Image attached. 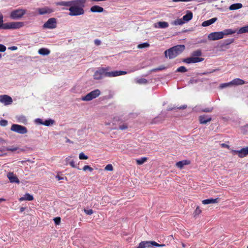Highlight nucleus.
Segmentation results:
<instances>
[{"label": "nucleus", "instance_id": "4c0bfd02", "mask_svg": "<svg viewBox=\"0 0 248 248\" xmlns=\"http://www.w3.org/2000/svg\"><path fill=\"white\" fill-rule=\"evenodd\" d=\"M149 46V44L147 42H145V43L139 44L138 46V47L139 48H143L148 47Z\"/></svg>", "mask_w": 248, "mask_h": 248}, {"label": "nucleus", "instance_id": "37998d69", "mask_svg": "<svg viewBox=\"0 0 248 248\" xmlns=\"http://www.w3.org/2000/svg\"><path fill=\"white\" fill-rule=\"evenodd\" d=\"M230 85H232L231 83H230V82H228V83H222V84H220V85H219V88L220 89H223V88H225L226 87H227Z\"/></svg>", "mask_w": 248, "mask_h": 248}, {"label": "nucleus", "instance_id": "4d7b16f0", "mask_svg": "<svg viewBox=\"0 0 248 248\" xmlns=\"http://www.w3.org/2000/svg\"><path fill=\"white\" fill-rule=\"evenodd\" d=\"M8 49H10L11 50H16L17 49V47L16 46H12L8 47Z\"/></svg>", "mask_w": 248, "mask_h": 248}, {"label": "nucleus", "instance_id": "c756f323", "mask_svg": "<svg viewBox=\"0 0 248 248\" xmlns=\"http://www.w3.org/2000/svg\"><path fill=\"white\" fill-rule=\"evenodd\" d=\"M55 124V121L51 119H48L47 120H46L45 121H44V125L49 126L50 125H53Z\"/></svg>", "mask_w": 248, "mask_h": 248}, {"label": "nucleus", "instance_id": "49530a36", "mask_svg": "<svg viewBox=\"0 0 248 248\" xmlns=\"http://www.w3.org/2000/svg\"><path fill=\"white\" fill-rule=\"evenodd\" d=\"M128 128V126L126 124H123L119 126V129L121 130H125Z\"/></svg>", "mask_w": 248, "mask_h": 248}, {"label": "nucleus", "instance_id": "423d86ee", "mask_svg": "<svg viewBox=\"0 0 248 248\" xmlns=\"http://www.w3.org/2000/svg\"><path fill=\"white\" fill-rule=\"evenodd\" d=\"M11 130L20 134H25L28 132L27 128L25 126L17 124H12Z\"/></svg>", "mask_w": 248, "mask_h": 248}, {"label": "nucleus", "instance_id": "ea45409f", "mask_svg": "<svg viewBox=\"0 0 248 248\" xmlns=\"http://www.w3.org/2000/svg\"><path fill=\"white\" fill-rule=\"evenodd\" d=\"M79 158L81 160L87 159L88 156L85 155L83 152H81L79 155Z\"/></svg>", "mask_w": 248, "mask_h": 248}, {"label": "nucleus", "instance_id": "79ce46f5", "mask_svg": "<svg viewBox=\"0 0 248 248\" xmlns=\"http://www.w3.org/2000/svg\"><path fill=\"white\" fill-rule=\"evenodd\" d=\"M214 108L213 107L211 108H202L201 109L202 112H211L213 111Z\"/></svg>", "mask_w": 248, "mask_h": 248}, {"label": "nucleus", "instance_id": "8fccbe9b", "mask_svg": "<svg viewBox=\"0 0 248 248\" xmlns=\"http://www.w3.org/2000/svg\"><path fill=\"white\" fill-rule=\"evenodd\" d=\"M53 220L56 225H59L60 224L61 218L60 217H55Z\"/></svg>", "mask_w": 248, "mask_h": 248}, {"label": "nucleus", "instance_id": "72a5a7b5", "mask_svg": "<svg viewBox=\"0 0 248 248\" xmlns=\"http://www.w3.org/2000/svg\"><path fill=\"white\" fill-rule=\"evenodd\" d=\"M184 23H185V22L183 20L182 18H179V19H177L175 20H174L172 24L176 26V25H182Z\"/></svg>", "mask_w": 248, "mask_h": 248}, {"label": "nucleus", "instance_id": "052dcab7", "mask_svg": "<svg viewBox=\"0 0 248 248\" xmlns=\"http://www.w3.org/2000/svg\"><path fill=\"white\" fill-rule=\"evenodd\" d=\"M71 157L70 156H68V157H67L66 159H65V161L66 162V165H68L69 164V162L71 160H70V158Z\"/></svg>", "mask_w": 248, "mask_h": 248}, {"label": "nucleus", "instance_id": "b1692460", "mask_svg": "<svg viewBox=\"0 0 248 248\" xmlns=\"http://www.w3.org/2000/svg\"><path fill=\"white\" fill-rule=\"evenodd\" d=\"M221 33H222V38L224 37V36L229 35L232 34L236 32V30H233L231 29H228L223 30L221 31Z\"/></svg>", "mask_w": 248, "mask_h": 248}, {"label": "nucleus", "instance_id": "9d476101", "mask_svg": "<svg viewBox=\"0 0 248 248\" xmlns=\"http://www.w3.org/2000/svg\"><path fill=\"white\" fill-rule=\"evenodd\" d=\"M203 58L200 57H188L186 59H184L183 60V62L185 63L189 64V63H197L199 62H202L203 61Z\"/></svg>", "mask_w": 248, "mask_h": 248}, {"label": "nucleus", "instance_id": "0eeeda50", "mask_svg": "<svg viewBox=\"0 0 248 248\" xmlns=\"http://www.w3.org/2000/svg\"><path fill=\"white\" fill-rule=\"evenodd\" d=\"M24 26L23 22H12L6 23L5 30L19 29Z\"/></svg>", "mask_w": 248, "mask_h": 248}, {"label": "nucleus", "instance_id": "a211bd4d", "mask_svg": "<svg viewBox=\"0 0 248 248\" xmlns=\"http://www.w3.org/2000/svg\"><path fill=\"white\" fill-rule=\"evenodd\" d=\"M193 17V14L190 11H187L186 14L183 16V20L185 22L190 21Z\"/></svg>", "mask_w": 248, "mask_h": 248}, {"label": "nucleus", "instance_id": "6e6d98bb", "mask_svg": "<svg viewBox=\"0 0 248 248\" xmlns=\"http://www.w3.org/2000/svg\"><path fill=\"white\" fill-rule=\"evenodd\" d=\"M201 212V210L200 209L199 207H197L195 211L196 215H199Z\"/></svg>", "mask_w": 248, "mask_h": 248}, {"label": "nucleus", "instance_id": "e433bc0d", "mask_svg": "<svg viewBox=\"0 0 248 248\" xmlns=\"http://www.w3.org/2000/svg\"><path fill=\"white\" fill-rule=\"evenodd\" d=\"M202 55V52L200 50H197L192 53V56L194 57H199Z\"/></svg>", "mask_w": 248, "mask_h": 248}, {"label": "nucleus", "instance_id": "f3484780", "mask_svg": "<svg viewBox=\"0 0 248 248\" xmlns=\"http://www.w3.org/2000/svg\"><path fill=\"white\" fill-rule=\"evenodd\" d=\"M16 119L17 122L22 123L23 124H27V119L26 117L23 115H19L16 116Z\"/></svg>", "mask_w": 248, "mask_h": 248}, {"label": "nucleus", "instance_id": "864d4df0", "mask_svg": "<svg viewBox=\"0 0 248 248\" xmlns=\"http://www.w3.org/2000/svg\"><path fill=\"white\" fill-rule=\"evenodd\" d=\"M69 164L72 167V168H77V165L75 164V162L74 160H71L69 162Z\"/></svg>", "mask_w": 248, "mask_h": 248}, {"label": "nucleus", "instance_id": "2f4dec72", "mask_svg": "<svg viewBox=\"0 0 248 248\" xmlns=\"http://www.w3.org/2000/svg\"><path fill=\"white\" fill-rule=\"evenodd\" d=\"M6 23H3V16L0 13V29L5 30Z\"/></svg>", "mask_w": 248, "mask_h": 248}, {"label": "nucleus", "instance_id": "680f3d73", "mask_svg": "<svg viewBox=\"0 0 248 248\" xmlns=\"http://www.w3.org/2000/svg\"><path fill=\"white\" fill-rule=\"evenodd\" d=\"M217 70H218V69H214V70H212V71H210V72H204V73H203V75H206V74H207L208 73H211L214 72L216 71H217Z\"/></svg>", "mask_w": 248, "mask_h": 248}, {"label": "nucleus", "instance_id": "f03ea898", "mask_svg": "<svg viewBox=\"0 0 248 248\" xmlns=\"http://www.w3.org/2000/svg\"><path fill=\"white\" fill-rule=\"evenodd\" d=\"M76 2L73 3L69 8V15L70 16H78L83 15L85 13L83 8L85 6L86 0H75Z\"/></svg>", "mask_w": 248, "mask_h": 248}, {"label": "nucleus", "instance_id": "603ef678", "mask_svg": "<svg viewBox=\"0 0 248 248\" xmlns=\"http://www.w3.org/2000/svg\"><path fill=\"white\" fill-rule=\"evenodd\" d=\"M84 212L88 215H91L93 213L92 209H84Z\"/></svg>", "mask_w": 248, "mask_h": 248}, {"label": "nucleus", "instance_id": "2eb2a0df", "mask_svg": "<svg viewBox=\"0 0 248 248\" xmlns=\"http://www.w3.org/2000/svg\"><path fill=\"white\" fill-rule=\"evenodd\" d=\"M37 11L38 12L39 14L40 15H43L46 14H50L53 11L52 9L47 7L38 8L37 9Z\"/></svg>", "mask_w": 248, "mask_h": 248}, {"label": "nucleus", "instance_id": "6ab92c4d", "mask_svg": "<svg viewBox=\"0 0 248 248\" xmlns=\"http://www.w3.org/2000/svg\"><path fill=\"white\" fill-rule=\"evenodd\" d=\"M75 0H70V1H61L57 3V5H60V6H66V7H71L72 5H73V3H75Z\"/></svg>", "mask_w": 248, "mask_h": 248}, {"label": "nucleus", "instance_id": "1a4fd4ad", "mask_svg": "<svg viewBox=\"0 0 248 248\" xmlns=\"http://www.w3.org/2000/svg\"><path fill=\"white\" fill-rule=\"evenodd\" d=\"M57 26V20L55 18H50L43 25V28L53 29Z\"/></svg>", "mask_w": 248, "mask_h": 248}, {"label": "nucleus", "instance_id": "c85d7f7f", "mask_svg": "<svg viewBox=\"0 0 248 248\" xmlns=\"http://www.w3.org/2000/svg\"><path fill=\"white\" fill-rule=\"evenodd\" d=\"M150 248L149 241H142L139 244L137 248Z\"/></svg>", "mask_w": 248, "mask_h": 248}, {"label": "nucleus", "instance_id": "c9c22d12", "mask_svg": "<svg viewBox=\"0 0 248 248\" xmlns=\"http://www.w3.org/2000/svg\"><path fill=\"white\" fill-rule=\"evenodd\" d=\"M147 158L146 157H141L136 160V162L138 165H141L143 164L146 160Z\"/></svg>", "mask_w": 248, "mask_h": 248}, {"label": "nucleus", "instance_id": "39448f33", "mask_svg": "<svg viewBox=\"0 0 248 248\" xmlns=\"http://www.w3.org/2000/svg\"><path fill=\"white\" fill-rule=\"evenodd\" d=\"M101 93L99 89H95L81 98V100L84 101H89L98 97Z\"/></svg>", "mask_w": 248, "mask_h": 248}, {"label": "nucleus", "instance_id": "09e8293b", "mask_svg": "<svg viewBox=\"0 0 248 248\" xmlns=\"http://www.w3.org/2000/svg\"><path fill=\"white\" fill-rule=\"evenodd\" d=\"M7 124L8 122L6 120L2 119L0 121V125L2 126H5L7 125Z\"/></svg>", "mask_w": 248, "mask_h": 248}, {"label": "nucleus", "instance_id": "5701e85b", "mask_svg": "<svg viewBox=\"0 0 248 248\" xmlns=\"http://www.w3.org/2000/svg\"><path fill=\"white\" fill-rule=\"evenodd\" d=\"M218 202V198L213 199L210 198L208 199L203 200L202 201V203L203 204H209L212 203H216Z\"/></svg>", "mask_w": 248, "mask_h": 248}, {"label": "nucleus", "instance_id": "69168bd1", "mask_svg": "<svg viewBox=\"0 0 248 248\" xmlns=\"http://www.w3.org/2000/svg\"><path fill=\"white\" fill-rule=\"evenodd\" d=\"M139 69V68H138V67H134L133 70H131V72H134V71H137V70H138Z\"/></svg>", "mask_w": 248, "mask_h": 248}, {"label": "nucleus", "instance_id": "de8ad7c7", "mask_svg": "<svg viewBox=\"0 0 248 248\" xmlns=\"http://www.w3.org/2000/svg\"><path fill=\"white\" fill-rule=\"evenodd\" d=\"M83 170L84 171H86L88 170L92 172L93 170V169L88 165H85L83 167Z\"/></svg>", "mask_w": 248, "mask_h": 248}, {"label": "nucleus", "instance_id": "6e6552de", "mask_svg": "<svg viewBox=\"0 0 248 248\" xmlns=\"http://www.w3.org/2000/svg\"><path fill=\"white\" fill-rule=\"evenodd\" d=\"M232 152L233 155L237 154L239 157L243 158L248 155V146L240 150H232Z\"/></svg>", "mask_w": 248, "mask_h": 248}, {"label": "nucleus", "instance_id": "c03bdc74", "mask_svg": "<svg viewBox=\"0 0 248 248\" xmlns=\"http://www.w3.org/2000/svg\"><path fill=\"white\" fill-rule=\"evenodd\" d=\"M34 122L36 124H42V125L44 124V121H43L42 119H41L40 118H37V119H35Z\"/></svg>", "mask_w": 248, "mask_h": 248}, {"label": "nucleus", "instance_id": "58836bf2", "mask_svg": "<svg viewBox=\"0 0 248 248\" xmlns=\"http://www.w3.org/2000/svg\"><path fill=\"white\" fill-rule=\"evenodd\" d=\"M187 69L184 66H180L178 67L177 70L176 72H181V73H184L187 71Z\"/></svg>", "mask_w": 248, "mask_h": 248}, {"label": "nucleus", "instance_id": "13d9d810", "mask_svg": "<svg viewBox=\"0 0 248 248\" xmlns=\"http://www.w3.org/2000/svg\"><path fill=\"white\" fill-rule=\"evenodd\" d=\"M191 0H172L173 2H180V1H184V2H189Z\"/></svg>", "mask_w": 248, "mask_h": 248}, {"label": "nucleus", "instance_id": "a878e982", "mask_svg": "<svg viewBox=\"0 0 248 248\" xmlns=\"http://www.w3.org/2000/svg\"><path fill=\"white\" fill-rule=\"evenodd\" d=\"M243 7V5L240 3H234L231 5L229 9L231 11L236 10L241 8Z\"/></svg>", "mask_w": 248, "mask_h": 248}, {"label": "nucleus", "instance_id": "7ed1b4c3", "mask_svg": "<svg viewBox=\"0 0 248 248\" xmlns=\"http://www.w3.org/2000/svg\"><path fill=\"white\" fill-rule=\"evenodd\" d=\"M186 46L184 45H178L167 49L164 52L166 58L172 59L181 54L185 49Z\"/></svg>", "mask_w": 248, "mask_h": 248}, {"label": "nucleus", "instance_id": "cd10ccee", "mask_svg": "<svg viewBox=\"0 0 248 248\" xmlns=\"http://www.w3.org/2000/svg\"><path fill=\"white\" fill-rule=\"evenodd\" d=\"M38 52L40 55H42L43 56H46L48 55L50 53V51L47 48H41L39 49Z\"/></svg>", "mask_w": 248, "mask_h": 248}, {"label": "nucleus", "instance_id": "774afa93", "mask_svg": "<svg viewBox=\"0 0 248 248\" xmlns=\"http://www.w3.org/2000/svg\"><path fill=\"white\" fill-rule=\"evenodd\" d=\"M16 150V148H8L7 150L11 151H14Z\"/></svg>", "mask_w": 248, "mask_h": 248}, {"label": "nucleus", "instance_id": "412c9836", "mask_svg": "<svg viewBox=\"0 0 248 248\" xmlns=\"http://www.w3.org/2000/svg\"><path fill=\"white\" fill-rule=\"evenodd\" d=\"M169 23L165 21H159L157 23V25L155 26L156 28L165 29L169 27Z\"/></svg>", "mask_w": 248, "mask_h": 248}, {"label": "nucleus", "instance_id": "ddd939ff", "mask_svg": "<svg viewBox=\"0 0 248 248\" xmlns=\"http://www.w3.org/2000/svg\"><path fill=\"white\" fill-rule=\"evenodd\" d=\"M7 176L11 183L19 184L20 181L17 176L13 172H10L7 173Z\"/></svg>", "mask_w": 248, "mask_h": 248}, {"label": "nucleus", "instance_id": "4be33fe9", "mask_svg": "<svg viewBox=\"0 0 248 248\" xmlns=\"http://www.w3.org/2000/svg\"><path fill=\"white\" fill-rule=\"evenodd\" d=\"M90 11L93 13H101L104 11V9L99 6L94 5L91 8Z\"/></svg>", "mask_w": 248, "mask_h": 248}, {"label": "nucleus", "instance_id": "7c9ffc66", "mask_svg": "<svg viewBox=\"0 0 248 248\" xmlns=\"http://www.w3.org/2000/svg\"><path fill=\"white\" fill-rule=\"evenodd\" d=\"M135 81L137 83L139 84H146L148 82L147 80L143 78H137L135 79Z\"/></svg>", "mask_w": 248, "mask_h": 248}, {"label": "nucleus", "instance_id": "aec40b11", "mask_svg": "<svg viewBox=\"0 0 248 248\" xmlns=\"http://www.w3.org/2000/svg\"><path fill=\"white\" fill-rule=\"evenodd\" d=\"M217 17L212 18L209 20L203 21L202 23V25L203 27L208 26L213 24L214 23H215L217 20Z\"/></svg>", "mask_w": 248, "mask_h": 248}, {"label": "nucleus", "instance_id": "20e7f679", "mask_svg": "<svg viewBox=\"0 0 248 248\" xmlns=\"http://www.w3.org/2000/svg\"><path fill=\"white\" fill-rule=\"evenodd\" d=\"M26 13V10L23 9H17L12 11L10 15V17L13 19L21 18Z\"/></svg>", "mask_w": 248, "mask_h": 248}, {"label": "nucleus", "instance_id": "473e14b6", "mask_svg": "<svg viewBox=\"0 0 248 248\" xmlns=\"http://www.w3.org/2000/svg\"><path fill=\"white\" fill-rule=\"evenodd\" d=\"M248 32V25L241 27L238 31V34H242Z\"/></svg>", "mask_w": 248, "mask_h": 248}, {"label": "nucleus", "instance_id": "f8f14e48", "mask_svg": "<svg viewBox=\"0 0 248 248\" xmlns=\"http://www.w3.org/2000/svg\"><path fill=\"white\" fill-rule=\"evenodd\" d=\"M13 102L12 98L7 95H0V102L4 104V105H8L11 104Z\"/></svg>", "mask_w": 248, "mask_h": 248}, {"label": "nucleus", "instance_id": "f257e3e1", "mask_svg": "<svg viewBox=\"0 0 248 248\" xmlns=\"http://www.w3.org/2000/svg\"><path fill=\"white\" fill-rule=\"evenodd\" d=\"M108 67L99 68L94 73V79L99 80L104 77H115L127 74V72L124 71H113L108 72Z\"/></svg>", "mask_w": 248, "mask_h": 248}, {"label": "nucleus", "instance_id": "bb28decb", "mask_svg": "<svg viewBox=\"0 0 248 248\" xmlns=\"http://www.w3.org/2000/svg\"><path fill=\"white\" fill-rule=\"evenodd\" d=\"M33 200V196L31 195L29 193H26L23 197H22L20 198L19 201H31Z\"/></svg>", "mask_w": 248, "mask_h": 248}, {"label": "nucleus", "instance_id": "dca6fc26", "mask_svg": "<svg viewBox=\"0 0 248 248\" xmlns=\"http://www.w3.org/2000/svg\"><path fill=\"white\" fill-rule=\"evenodd\" d=\"M230 83H231L232 85H242L245 83V81L244 80L240 79L239 78H236L231 81L230 82Z\"/></svg>", "mask_w": 248, "mask_h": 248}, {"label": "nucleus", "instance_id": "3c124183", "mask_svg": "<svg viewBox=\"0 0 248 248\" xmlns=\"http://www.w3.org/2000/svg\"><path fill=\"white\" fill-rule=\"evenodd\" d=\"M6 50V47L3 44H0V52H4Z\"/></svg>", "mask_w": 248, "mask_h": 248}, {"label": "nucleus", "instance_id": "9b49d317", "mask_svg": "<svg viewBox=\"0 0 248 248\" xmlns=\"http://www.w3.org/2000/svg\"><path fill=\"white\" fill-rule=\"evenodd\" d=\"M222 34L221 31L213 32L209 34L208 38L210 40L216 41L223 38Z\"/></svg>", "mask_w": 248, "mask_h": 248}, {"label": "nucleus", "instance_id": "5fc2aeb1", "mask_svg": "<svg viewBox=\"0 0 248 248\" xmlns=\"http://www.w3.org/2000/svg\"><path fill=\"white\" fill-rule=\"evenodd\" d=\"M94 44L96 46H97L100 45L101 44V41L100 40H99V39H95L94 40Z\"/></svg>", "mask_w": 248, "mask_h": 248}, {"label": "nucleus", "instance_id": "f704fd0d", "mask_svg": "<svg viewBox=\"0 0 248 248\" xmlns=\"http://www.w3.org/2000/svg\"><path fill=\"white\" fill-rule=\"evenodd\" d=\"M149 242H150V248H152L154 247H159L165 246V245H164V244L160 245V244L157 243L156 242L154 241H149Z\"/></svg>", "mask_w": 248, "mask_h": 248}, {"label": "nucleus", "instance_id": "a19ab883", "mask_svg": "<svg viewBox=\"0 0 248 248\" xmlns=\"http://www.w3.org/2000/svg\"><path fill=\"white\" fill-rule=\"evenodd\" d=\"M234 41V39L233 38H231V39H228L225 40H224V45H228L231 44V43H233Z\"/></svg>", "mask_w": 248, "mask_h": 248}, {"label": "nucleus", "instance_id": "393cba45", "mask_svg": "<svg viewBox=\"0 0 248 248\" xmlns=\"http://www.w3.org/2000/svg\"><path fill=\"white\" fill-rule=\"evenodd\" d=\"M190 163V161L187 160H184L180 161H179L176 163V166L178 168L182 169L184 166L188 165Z\"/></svg>", "mask_w": 248, "mask_h": 248}, {"label": "nucleus", "instance_id": "e2e57ef3", "mask_svg": "<svg viewBox=\"0 0 248 248\" xmlns=\"http://www.w3.org/2000/svg\"><path fill=\"white\" fill-rule=\"evenodd\" d=\"M187 107V106L186 105H183V106H180V107L178 108H179V109H185Z\"/></svg>", "mask_w": 248, "mask_h": 248}, {"label": "nucleus", "instance_id": "338daca9", "mask_svg": "<svg viewBox=\"0 0 248 248\" xmlns=\"http://www.w3.org/2000/svg\"><path fill=\"white\" fill-rule=\"evenodd\" d=\"M164 69V67L161 66V67H160L159 68H156L155 70H163Z\"/></svg>", "mask_w": 248, "mask_h": 248}, {"label": "nucleus", "instance_id": "4468645a", "mask_svg": "<svg viewBox=\"0 0 248 248\" xmlns=\"http://www.w3.org/2000/svg\"><path fill=\"white\" fill-rule=\"evenodd\" d=\"M212 120L210 116L206 115H201L199 117L200 123L201 124H206L208 122H210Z\"/></svg>", "mask_w": 248, "mask_h": 248}, {"label": "nucleus", "instance_id": "a18cd8bd", "mask_svg": "<svg viewBox=\"0 0 248 248\" xmlns=\"http://www.w3.org/2000/svg\"><path fill=\"white\" fill-rule=\"evenodd\" d=\"M113 168L111 164H108L105 168V170L108 171L113 170Z\"/></svg>", "mask_w": 248, "mask_h": 248}, {"label": "nucleus", "instance_id": "0e129e2a", "mask_svg": "<svg viewBox=\"0 0 248 248\" xmlns=\"http://www.w3.org/2000/svg\"><path fill=\"white\" fill-rule=\"evenodd\" d=\"M56 177L58 179V180H60L63 179V178L61 177L59 175H57Z\"/></svg>", "mask_w": 248, "mask_h": 248}, {"label": "nucleus", "instance_id": "bf43d9fd", "mask_svg": "<svg viewBox=\"0 0 248 248\" xmlns=\"http://www.w3.org/2000/svg\"><path fill=\"white\" fill-rule=\"evenodd\" d=\"M221 146L228 149L229 148V146L225 143L221 144Z\"/></svg>", "mask_w": 248, "mask_h": 248}]
</instances>
